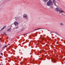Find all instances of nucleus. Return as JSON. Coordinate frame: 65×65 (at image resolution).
I'll return each mask as SVG.
<instances>
[{"label":"nucleus","mask_w":65,"mask_h":65,"mask_svg":"<svg viewBox=\"0 0 65 65\" xmlns=\"http://www.w3.org/2000/svg\"><path fill=\"white\" fill-rule=\"evenodd\" d=\"M53 5V3L51 1H49L48 2H47V5L48 6H50L51 5Z\"/></svg>","instance_id":"f257e3e1"},{"label":"nucleus","mask_w":65,"mask_h":65,"mask_svg":"<svg viewBox=\"0 0 65 65\" xmlns=\"http://www.w3.org/2000/svg\"><path fill=\"white\" fill-rule=\"evenodd\" d=\"M14 24L15 26H18V25H19V23L15 21L14 23Z\"/></svg>","instance_id":"f03ea898"},{"label":"nucleus","mask_w":65,"mask_h":65,"mask_svg":"<svg viewBox=\"0 0 65 65\" xmlns=\"http://www.w3.org/2000/svg\"><path fill=\"white\" fill-rule=\"evenodd\" d=\"M62 9H59V12H60L61 13H63V11L62 10Z\"/></svg>","instance_id":"7ed1b4c3"},{"label":"nucleus","mask_w":65,"mask_h":65,"mask_svg":"<svg viewBox=\"0 0 65 65\" xmlns=\"http://www.w3.org/2000/svg\"><path fill=\"white\" fill-rule=\"evenodd\" d=\"M6 27V26L5 25L4 26V27H3V28H2L1 29V31H2V30H3V29H4V28H5Z\"/></svg>","instance_id":"20e7f679"},{"label":"nucleus","mask_w":65,"mask_h":65,"mask_svg":"<svg viewBox=\"0 0 65 65\" xmlns=\"http://www.w3.org/2000/svg\"><path fill=\"white\" fill-rule=\"evenodd\" d=\"M53 3L54 5H56V1H55V0H53Z\"/></svg>","instance_id":"39448f33"},{"label":"nucleus","mask_w":65,"mask_h":65,"mask_svg":"<svg viewBox=\"0 0 65 65\" xmlns=\"http://www.w3.org/2000/svg\"><path fill=\"white\" fill-rule=\"evenodd\" d=\"M59 10L60 9L58 8H56L55 9V10H56V11H59Z\"/></svg>","instance_id":"423d86ee"},{"label":"nucleus","mask_w":65,"mask_h":65,"mask_svg":"<svg viewBox=\"0 0 65 65\" xmlns=\"http://www.w3.org/2000/svg\"><path fill=\"white\" fill-rule=\"evenodd\" d=\"M7 47V45H6L4 47H3V49H4V48H6V47Z\"/></svg>","instance_id":"0eeeda50"},{"label":"nucleus","mask_w":65,"mask_h":65,"mask_svg":"<svg viewBox=\"0 0 65 65\" xmlns=\"http://www.w3.org/2000/svg\"><path fill=\"white\" fill-rule=\"evenodd\" d=\"M24 18H26V17H27V15L26 14H24Z\"/></svg>","instance_id":"6e6552de"},{"label":"nucleus","mask_w":65,"mask_h":65,"mask_svg":"<svg viewBox=\"0 0 65 65\" xmlns=\"http://www.w3.org/2000/svg\"><path fill=\"white\" fill-rule=\"evenodd\" d=\"M39 29H41V28H38L37 29H35V31H36V30H39Z\"/></svg>","instance_id":"1a4fd4ad"},{"label":"nucleus","mask_w":65,"mask_h":65,"mask_svg":"<svg viewBox=\"0 0 65 65\" xmlns=\"http://www.w3.org/2000/svg\"><path fill=\"white\" fill-rule=\"evenodd\" d=\"M10 29H11V28H10V29H9L8 30H7V31H10Z\"/></svg>","instance_id":"9d476101"},{"label":"nucleus","mask_w":65,"mask_h":65,"mask_svg":"<svg viewBox=\"0 0 65 65\" xmlns=\"http://www.w3.org/2000/svg\"><path fill=\"white\" fill-rule=\"evenodd\" d=\"M48 1V0H44V1L45 2H47Z\"/></svg>","instance_id":"9b49d317"},{"label":"nucleus","mask_w":65,"mask_h":65,"mask_svg":"<svg viewBox=\"0 0 65 65\" xmlns=\"http://www.w3.org/2000/svg\"><path fill=\"white\" fill-rule=\"evenodd\" d=\"M18 19H19V18H17V17L15 18V19H16V20Z\"/></svg>","instance_id":"f8f14e48"},{"label":"nucleus","mask_w":65,"mask_h":65,"mask_svg":"<svg viewBox=\"0 0 65 65\" xmlns=\"http://www.w3.org/2000/svg\"><path fill=\"white\" fill-rule=\"evenodd\" d=\"M60 25H64L63 24V23H61V24H60Z\"/></svg>","instance_id":"ddd939ff"},{"label":"nucleus","mask_w":65,"mask_h":65,"mask_svg":"<svg viewBox=\"0 0 65 65\" xmlns=\"http://www.w3.org/2000/svg\"><path fill=\"white\" fill-rule=\"evenodd\" d=\"M4 34L6 36L7 35H6V34L5 33H4Z\"/></svg>","instance_id":"4468645a"},{"label":"nucleus","mask_w":65,"mask_h":65,"mask_svg":"<svg viewBox=\"0 0 65 65\" xmlns=\"http://www.w3.org/2000/svg\"><path fill=\"white\" fill-rule=\"evenodd\" d=\"M1 55H3V53H1Z\"/></svg>","instance_id":"2eb2a0df"},{"label":"nucleus","mask_w":65,"mask_h":65,"mask_svg":"<svg viewBox=\"0 0 65 65\" xmlns=\"http://www.w3.org/2000/svg\"><path fill=\"white\" fill-rule=\"evenodd\" d=\"M18 27H17L16 29H18Z\"/></svg>","instance_id":"dca6fc26"},{"label":"nucleus","mask_w":65,"mask_h":65,"mask_svg":"<svg viewBox=\"0 0 65 65\" xmlns=\"http://www.w3.org/2000/svg\"><path fill=\"white\" fill-rule=\"evenodd\" d=\"M54 38V37H52V38Z\"/></svg>","instance_id":"f3484780"},{"label":"nucleus","mask_w":65,"mask_h":65,"mask_svg":"<svg viewBox=\"0 0 65 65\" xmlns=\"http://www.w3.org/2000/svg\"><path fill=\"white\" fill-rule=\"evenodd\" d=\"M0 52H1V51L0 52Z\"/></svg>","instance_id":"a211bd4d"},{"label":"nucleus","mask_w":65,"mask_h":65,"mask_svg":"<svg viewBox=\"0 0 65 65\" xmlns=\"http://www.w3.org/2000/svg\"><path fill=\"white\" fill-rule=\"evenodd\" d=\"M0 65H1V64H0Z\"/></svg>","instance_id":"6ab92c4d"}]
</instances>
